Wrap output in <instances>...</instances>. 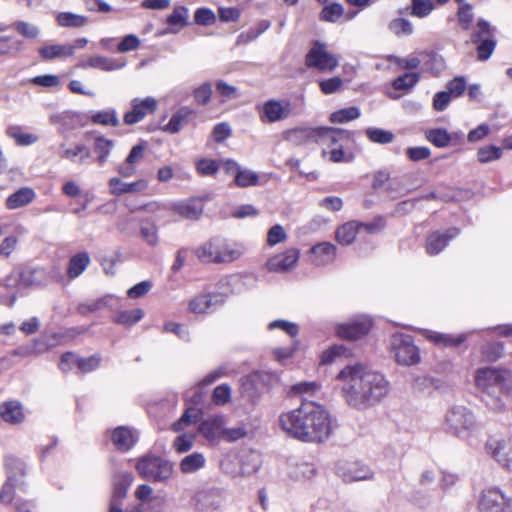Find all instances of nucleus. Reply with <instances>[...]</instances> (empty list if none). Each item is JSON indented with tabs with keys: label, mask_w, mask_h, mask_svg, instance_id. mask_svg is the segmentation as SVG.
<instances>
[{
	"label": "nucleus",
	"mask_w": 512,
	"mask_h": 512,
	"mask_svg": "<svg viewBox=\"0 0 512 512\" xmlns=\"http://www.w3.org/2000/svg\"><path fill=\"white\" fill-rule=\"evenodd\" d=\"M337 379L342 383L345 402L360 411L376 405L389 392V382L384 375L362 363L346 365Z\"/></svg>",
	"instance_id": "1"
},
{
	"label": "nucleus",
	"mask_w": 512,
	"mask_h": 512,
	"mask_svg": "<svg viewBox=\"0 0 512 512\" xmlns=\"http://www.w3.org/2000/svg\"><path fill=\"white\" fill-rule=\"evenodd\" d=\"M144 157V147L142 145H135L132 147L124 162L120 163L116 171L123 178L132 177L137 170V165Z\"/></svg>",
	"instance_id": "24"
},
{
	"label": "nucleus",
	"mask_w": 512,
	"mask_h": 512,
	"mask_svg": "<svg viewBox=\"0 0 512 512\" xmlns=\"http://www.w3.org/2000/svg\"><path fill=\"white\" fill-rule=\"evenodd\" d=\"M419 81V74L417 73H407L402 76L397 77L392 86L396 90H409L413 88Z\"/></svg>",
	"instance_id": "57"
},
{
	"label": "nucleus",
	"mask_w": 512,
	"mask_h": 512,
	"mask_svg": "<svg viewBox=\"0 0 512 512\" xmlns=\"http://www.w3.org/2000/svg\"><path fill=\"white\" fill-rule=\"evenodd\" d=\"M195 437L192 433H182L178 435L173 441V448L179 454H183L192 449Z\"/></svg>",
	"instance_id": "53"
},
{
	"label": "nucleus",
	"mask_w": 512,
	"mask_h": 512,
	"mask_svg": "<svg viewBox=\"0 0 512 512\" xmlns=\"http://www.w3.org/2000/svg\"><path fill=\"white\" fill-rule=\"evenodd\" d=\"M508 377L509 373L507 371L495 367L479 369L475 375V384L486 393L483 400L492 413L508 412L502 400L493 395L502 390V386Z\"/></svg>",
	"instance_id": "3"
},
{
	"label": "nucleus",
	"mask_w": 512,
	"mask_h": 512,
	"mask_svg": "<svg viewBox=\"0 0 512 512\" xmlns=\"http://www.w3.org/2000/svg\"><path fill=\"white\" fill-rule=\"evenodd\" d=\"M317 135V128L301 126L284 131L282 137L292 146L300 147L316 143Z\"/></svg>",
	"instance_id": "15"
},
{
	"label": "nucleus",
	"mask_w": 512,
	"mask_h": 512,
	"mask_svg": "<svg viewBox=\"0 0 512 512\" xmlns=\"http://www.w3.org/2000/svg\"><path fill=\"white\" fill-rule=\"evenodd\" d=\"M91 121L95 124L116 127L119 125L117 112L114 109L98 111L91 115Z\"/></svg>",
	"instance_id": "44"
},
{
	"label": "nucleus",
	"mask_w": 512,
	"mask_h": 512,
	"mask_svg": "<svg viewBox=\"0 0 512 512\" xmlns=\"http://www.w3.org/2000/svg\"><path fill=\"white\" fill-rule=\"evenodd\" d=\"M34 198V190L29 187H23L6 199V207L10 210H15L28 205L34 200Z\"/></svg>",
	"instance_id": "31"
},
{
	"label": "nucleus",
	"mask_w": 512,
	"mask_h": 512,
	"mask_svg": "<svg viewBox=\"0 0 512 512\" xmlns=\"http://www.w3.org/2000/svg\"><path fill=\"white\" fill-rule=\"evenodd\" d=\"M31 83L36 86L52 88L57 87L60 84V79L57 75L45 74L33 77L31 79Z\"/></svg>",
	"instance_id": "64"
},
{
	"label": "nucleus",
	"mask_w": 512,
	"mask_h": 512,
	"mask_svg": "<svg viewBox=\"0 0 512 512\" xmlns=\"http://www.w3.org/2000/svg\"><path fill=\"white\" fill-rule=\"evenodd\" d=\"M141 237L151 246L158 243V228L155 223L149 220H143L140 223Z\"/></svg>",
	"instance_id": "46"
},
{
	"label": "nucleus",
	"mask_w": 512,
	"mask_h": 512,
	"mask_svg": "<svg viewBox=\"0 0 512 512\" xmlns=\"http://www.w3.org/2000/svg\"><path fill=\"white\" fill-rule=\"evenodd\" d=\"M175 212L187 219H198L203 212V204L200 200H192L176 205Z\"/></svg>",
	"instance_id": "37"
},
{
	"label": "nucleus",
	"mask_w": 512,
	"mask_h": 512,
	"mask_svg": "<svg viewBox=\"0 0 512 512\" xmlns=\"http://www.w3.org/2000/svg\"><path fill=\"white\" fill-rule=\"evenodd\" d=\"M427 338L434 342L435 344L442 346H450V347H458L461 345L467 338L465 334H460L458 336H451L447 334L437 333V332H429L427 334Z\"/></svg>",
	"instance_id": "38"
},
{
	"label": "nucleus",
	"mask_w": 512,
	"mask_h": 512,
	"mask_svg": "<svg viewBox=\"0 0 512 512\" xmlns=\"http://www.w3.org/2000/svg\"><path fill=\"white\" fill-rule=\"evenodd\" d=\"M344 14V8L340 3H332L323 7L320 20L335 23Z\"/></svg>",
	"instance_id": "48"
},
{
	"label": "nucleus",
	"mask_w": 512,
	"mask_h": 512,
	"mask_svg": "<svg viewBox=\"0 0 512 512\" xmlns=\"http://www.w3.org/2000/svg\"><path fill=\"white\" fill-rule=\"evenodd\" d=\"M5 467L7 480L0 491V501L10 504L14 499V489L25 490L23 478L26 475V465L21 459L10 455L5 458Z\"/></svg>",
	"instance_id": "6"
},
{
	"label": "nucleus",
	"mask_w": 512,
	"mask_h": 512,
	"mask_svg": "<svg viewBox=\"0 0 512 512\" xmlns=\"http://www.w3.org/2000/svg\"><path fill=\"white\" fill-rule=\"evenodd\" d=\"M61 148V157L69 160L72 163L84 164L91 157V151L85 144L76 143L70 147H66L64 144H62Z\"/></svg>",
	"instance_id": "29"
},
{
	"label": "nucleus",
	"mask_w": 512,
	"mask_h": 512,
	"mask_svg": "<svg viewBox=\"0 0 512 512\" xmlns=\"http://www.w3.org/2000/svg\"><path fill=\"white\" fill-rule=\"evenodd\" d=\"M300 252L296 248H289L283 253L274 255L266 262V267L270 272L284 273L293 269L298 260Z\"/></svg>",
	"instance_id": "14"
},
{
	"label": "nucleus",
	"mask_w": 512,
	"mask_h": 512,
	"mask_svg": "<svg viewBox=\"0 0 512 512\" xmlns=\"http://www.w3.org/2000/svg\"><path fill=\"white\" fill-rule=\"evenodd\" d=\"M125 66L124 61H120L117 59L101 56V55H93L86 59H82L78 63V67L86 69V68H95L103 71H114L121 69Z\"/></svg>",
	"instance_id": "22"
},
{
	"label": "nucleus",
	"mask_w": 512,
	"mask_h": 512,
	"mask_svg": "<svg viewBox=\"0 0 512 512\" xmlns=\"http://www.w3.org/2000/svg\"><path fill=\"white\" fill-rule=\"evenodd\" d=\"M194 506L199 511H210L219 508L223 502L222 492L218 489L202 490L193 497Z\"/></svg>",
	"instance_id": "18"
},
{
	"label": "nucleus",
	"mask_w": 512,
	"mask_h": 512,
	"mask_svg": "<svg viewBox=\"0 0 512 512\" xmlns=\"http://www.w3.org/2000/svg\"><path fill=\"white\" fill-rule=\"evenodd\" d=\"M138 439V432L127 426H119L111 434L112 443L121 452L129 451L137 443Z\"/></svg>",
	"instance_id": "19"
},
{
	"label": "nucleus",
	"mask_w": 512,
	"mask_h": 512,
	"mask_svg": "<svg viewBox=\"0 0 512 512\" xmlns=\"http://www.w3.org/2000/svg\"><path fill=\"white\" fill-rule=\"evenodd\" d=\"M114 147V141L112 139H108L102 135L96 136L93 143V149L97 154L96 161L102 166L106 163L111 150Z\"/></svg>",
	"instance_id": "35"
},
{
	"label": "nucleus",
	"mask_w": 512,
	"mask_h": 512,
	"mask_svg": "<svg viewBox=\"0 0 512 512\" xmlns=\"http://www.w3.org/2000/svg\"><path fill=\"white\" fill-rule=\"evenodd\" d=\"M108 186L111 195L122 196L124 194L143 192L148 187V183L145 179H139L128 183L119 177H112L108 181Z\"/></svg>",
	"instance_id": "20"
},
{
	"label": "nucleus",
	"mask_w": 512,
	"mask_h": 512,
	"mask_svg": "<svg viewBox=\"0 0 512 512\" xmlns=\"http://www.w3.org/2000/svg\"><path fill=\"white\" fill-rule=\"evenodd\" d=\"M360 116V111L357 107H348L333 112L330 115L332 123H345L357 119Z\"/></svg>",
	"instance_id": "49"
},
{
	"label": "nucleus",
	"mask_w": 512,
	"mask_h": 512,
	"mask_svg": "<svg viewBox=\"0 0 512 512\" xmlns=\"http://www.w3.org/2000/svg\"><path fill=\"white\" fill-rule=\"evenodd\" d=\"M389 61L395 62L402 69L412 70L419 67L421 62L424 60L422 56L419 55H410L407 58H401L398 56L390 55L387 57Z\"/></svg>",
	"instance_id": "55"
},
{
	"label": "nucleus",
	"mask_w": 512,
	"mask_h": 512,
	"mask_svg": "<svg viewBox=\"0 0 512 512\" xmlns=\"http://www.w3.org/2000/svg\"><path fill=\"white\" fill-rule=\"evenodd\" d=\"M216 92L222 98V101L234 100L239 97L237 87L228 84L223 80L216 83Z\"/></svg>",
	"instance_id": "60"
},
{
	"label": "nucleus",
	"mask_w": 512,
	"mask_h": 512,
	"mask_svg": "<svg viewBox=\"0 0 512 512\" xmlns=\"http://www.w3.org/2000/svg\"><path fill=\"white\" fill-rule=\"evenodd\" d=\"M75 53V46L70 44H54L42 46L39 49V54L44 60H54L59 58L71 57Z\"/></svg>",
	"instance_id": "30"
},
{
	"label": "nucleus",
	"mask_w": 512,
	"mask_h": 512,
	"mask_svg": "<svg viewBox=\"0 0 512 512\" xmlns=\"http://www.w3.org/2000/svg\"><path fill=\"white\" fill-rule=\"evenodd\" d=\"M19 281L26 287L41 286L47 282V273L42 268H26L20 273Z\"/></svg>",
	"instance_id": "32"
},
{
	"label": "nucleus",
	"mask_w": 512,
	"mask_h": 512,
	"mask_svg": "<svg viewBox=\"0 0 512 512\" xmlns=\"http://www.w3.org/2000/svg\"><path fill=\"white\" fill-rule=\"evenodd\" d=\"M360 222L349 221L336 230V239L342 245L351 244L359 232Z\"/></svg>",
	"instance_id": "36"
},
{
	"label": "nucleus",
	"mask_w": 512,
	"mask_h": 512,
	"mask_svg": "<svg viewBox=\"0 0 512 512\" xmlns=\"http://www.w3.org/2000/svg\"><path fill=\"white\" fill-rule=\"evenodd\" d=\"M232 389L228 384H221L214 388L212 401L217 406H223L230 402Z\"/></svg>",
	"instance_id": "54"
},
{
	"label": "nucleus",
	"mask_w": 512,
	"mask_h": 512,
	"mask_svg": "<svg viewBox=\"0 0 512 512\" xmlns=\"http://www.w3.org/2000/svg\"><path fill=\"white\" fill-rule=\"evenodd\" d=\"M110 300H111L110 295H107V296H104V297H101V298H98L95 300H90V301L79 304L77 307V311L79 314L86 316L89 313H93V312L99 311L103 308L109 307Z\"/></svg>",
	"instance_id": "42"
},
{
	"label": "nucleus",
	"mask_w": 512,
	"mask_h": 512,
	"mask_svg": "<svg viewBox=\"0 0 512 512\" xmlns=\"http://www.w3.org/2000/svg\"><path fill=\"white\" fill-rule=\"evenodd\" d=\"M297 416H318L328 414L325 407L317 402L302 400L301 405L297 408Z\"/></svg>",
	"instance_id": "45"
},
{
	"label": "nucleus",
	"mask_w": 512,
	"mask_h": 512,
	"mask_svg": "<svg viewBox=\"0 0 512 512\" xmlns=\"http://www.w3.org/2000/svg\"><path fill=\"white\" fill-rule=\"evenodd\" d=\"M486 452L503 468H512V439L490 438L485 444Z\"/></svg>",
	"instance_id": "11"
},
{
	"label": "nucleus",
	"mask_w": 512,
	"mask_h": 512,
	"mask_svg": "<svg viewBox=\"0 0 512 512\" xmlns=\"http://www.w3.org/2000/svg\"><path fill=\"white\" fill-rule=\"evenodd\" d=\"M14 30L28 40H35L40 35L37 25L25 21L14 23Z\"/></svg>",
	"instance_id": "51"
},
{
	"label": "nucleus",
	"mask_w": 512,
	"mask_h": 512,
	"mask_svg": "<svg viewBox=\"0 0 512 512\" xmlns=\"http://www.w3.org/2000/svg\"><path fill=\"white\" fill-rule=\"evenodd\" d=\"M56 22L61 27L80 28L87 24L88 18L71 12H61L56 16Z\"/></svg>",
	"instance_id": "39"
},
{
	"label": "nucleus",
	"mask_w": 512,
	"mask_h": 512,
	"mask_svg": "<svg viewBox=\"0 0 512 512\" xmlns=\"http://www.w3.org/2000/svg\"><path fill=\"white\" fill-rule=\"evenodd\" d=\"M287 239V234L284 228L277 224L272 226L267 233V244L269 246H275L279 243L284 242Z\"/></svg>",
	"instance_id": "63"
},
{
	"label": "nucleus",
	"mask_w": 512,
	"mask_h": 512,
	"mask_svg": "<svg viewBox=\"0 0 512 512\" xmlns=\"http://www.w3.org/2000/svg\"><path fill=\"white\" fill-rule=\"evenodd\" d=\"M143 316L144 311L140 308H135L132 310L119 311L113 318V321L117 324L129 327L139 322Z\"/></svg>",
	"instance_id": "41"
},
{
	"label": "nucleus",
	"mask_w": 512,
	"mask_h": 512,
	"mask_svg": "<svg viewBox=\"0 0 512 512\" xmlns=\"http://www.w3.org/2000/svg\"><path fill=\"white\" fill-rule=\"evenodd\" d=\"M503 354V345L501 342L487 343L482 347V357L485 361L495 362Z\"/></svg>",
	"instance_id": "56"
},
{
	"label": "nucleus",
	"mask_w": 512,
	"mask_h": 512,
	"mask_svg": "<svg viewBox=\"0 0 512 512\" xmlns=\"http://www.w3.org/2000/svg\"><path fill=\"white\" fill-rule=\"evenodd\" d=\"M224 421L223 418H206L198 423L199 433L208 441L222 439Z\"/></svg>",
	"instance_id": "27"
},
{
	"label": "nucleus",
	"mask_w": 512,
	"mask_h": 512,
	"mask_svg": "<svg viewBox=\"0 0 512 512\" xmlns=\"http://www.w3.org/2000/svg\"><path fill=\"white\" fill-rule=\"evenodd\" d=\"M206 464L205 456L200 452H194L185 456L179 463V469L183 474H192L201 470Z\"/></svg>",
	"instance_id": "33"
},
{
	"label": "nucleus",
	"mask_w": 512,
	"mask_h": 512,
	"mask_svg": "<svg viewBox=\"0 0 512 512\" xmlns=\"http://www.w3.org/2000/svg\"><path fill=\"white\" fill-rule=\"evenodd\" d=\"M135 469L143 479L158 483H167L174 475L173 463L153 454L139 458Z\"/></svg>",
	"instance_id": "5"
},
{
	"label": "nucleus",
	"mask_w": 512,
	"mask_h": 512,
	"mask_svg": "<svg viewBox=\"0 0 512 512\" xmlns=\"http://www.w3.org/2000/svg\"><path fill=\"white\" fill-rule=\"evenodd\" d=\"M292 114L293 110L289 100H268L263 104L260 117L265 123H274L287 119Z\"/></svg>",
	"instance_id": "13"
},
{
	"label": "nucleus",
	"mask_w": 512,
	"mask_h": 512,
	"mask_svg": "<svg viewBox=\"0 0 512 512\" xmlns=\"http://www.w3.org/2000/svg\"><path fill=\"white\" fill-rule=\"evenodd\" d=\"M259 176L257 173L241 168L240 170H237L236 177H235V184L238 187L246 188L250 186H255L258 184Z\"/></svg>",
	"instance_id": "47"
},
{
	"label": "nucleus",
	"mask_w": 512,
	"mask_h": 512,
	"mask_svg": "<svg viewBox=\"0 0 512 512\" xmlns=\"http://www.w3.org/2000/svg\"><path fill=\"white\" fill-rule=\"evenodd\" d=\"M336 418H280L287 436L303 442H321L332 433Z\"/></svg>",
	"instance_id": "2"
},
{
	"label": "nucleus",
	"mask_w": 512,
	"mask_h": 512,
	"mask_svg": "<svg viewBox=\"0 0 512 512\" xmlns=\"http://www.w3.org/2000/svg\"><path fill=\"white\" fill-rule=\"evenodd\" d=\"M243 252L241 244L214 237L197 247L195 255L202 263L226 264L238 260Z\"/></svg>",
	"instance_id": "4"
},
{
	"label": "nucleus",
	"mask_w": 512,
	"mask_h": 512,
	"mask_svg": "<svg viewBox=\"0 0 512 512\" xmlns=\"http://www.w3.org/2000/svg\"><path fill=\"white\" fill-rule=\"evenodd\" d=\"M317 132L316 143H320L330 149L338 147L339 144H343V142H347L350 139V132L340 128L319 127Z\"/></svg>",
	"instance_id": "16"
},
{
	"label": "nucleus",
	"mask_w": 512,
	"mask_h": 512,
	"mask_svg": "<svg viewBox=\"0 0 512 512\" xmlns=\"http://www.w3.org/2000/svg\"><path fill=\"white\" fill-rule=\"evenodd\" d=\"M308 68L321 72H332L339 64L338 58L326 50V45L316 41L305 57Z\"/></svg>",
	"instance_id": "8"
},
{
	"label": "nucleus",
	"mask_w": 512,
	"mask_h": 512,
	"mask_svg": "<svg viewBox=\"0 0 512 512\" xmlns=\"http://www.w3.org/2000/svg\"><path fill=\"white\" fill-rule=\"evenodd\" d=\"M90 256L87 252H80L71 257L68 263L67 274L70 279L80 276L90 264Z\"/></svg>",
	"instance_id": "34"
},
{
	"label": "nucleus",
	"mask_w": 512,
	"mask_h": 512,
	"mask_svg": "<svg viewBox=\"0 0 512 512\" xmlns=\"http://www.w3.org/2000/svg\"><path fill=\"white\" fill-rule=\"evenodd\" d=\"M477 428L474 418H446V431L462 439L470 437Z\"/></svg>",
	"instance_id": "21"
},
{
	"label": "nucleus",
	"mask_w": 512,
	"mask_h": 512,
	"mask_svg": "<svg viewBox=\"0 0 512 512\" xmlns=\"http://www.w3.org/2000/svg\"><path fill=\"white\" fill-rule=\"evenodd\" d=\"M472 42L477 43V58L480 61L489 59L495 49L493 32L490 24L485 20H479L476 31L473 33Z\"/></svg>",
	"instance_id": "10"
},
{
	"label": "nucleus",
	"mask_w": 512,
	"mask_h": 512,
	"mask_svg": "<svg viewBox=\"0 0 512 512\" xmlns=\"http://www.w3.org/2000/svg\"><path fill=\"white\" fill-rule=\"evenodd\" d=\"M133 481L131 473L123 472L117 475V480L114 483L113 495L110 503L109 512H123L122 508L117 503L118 500L125 498L127 490Z\"/></svg>",
	"instance_id": "23"
},
{
	"label": "nucleus",
	"mask_w": 512,
	"mask_h": 512,
	"mask_svg": "<svg viewBox=\"0 0 512 512\" xmlns=\"http://www.w3.org/2000/svg\"><path fill=\"white\" fill-rule=\"evenodd\" d=\"M371 327V323L368 319H362L346 324L339 325L337 333L339 337L347 340H357L365 336Z\"/></svg>",
	"instance_id": "25"
},
{
	"label": "nucleus",
	"mask_w": 512,
	"mask_h": 512,
	"mask_svg": "<svg viewBox=\"0 0 512 512\" xmlns=\"http://www.w3.org/2000/svg\"><path fill=\"white\" fill-rule=\"evenodd\" d=\"M434 9L431 0H412V14L419 18L426 17Z\"/></svg>",
	"instance_id": "62"
},
{
	"label": "nucleus",
	"mask_w": 512,
	"mask_h": 512,
	"mask_svg": "<svg viewBox=\"0 0 512 512\" xmlns=\"http://www.w3.org/2000/svg\"><path fill=\"white\" fill-rule=\"evenodd\" d=\"M7 135L13 138L18 145L28 146L38 141V136L33 133H24L19 126H10L6 131Z\"/></svg>",
	"instance_id": "43"
},
{
	"label": "nucleus",
	"mask_w": 512,
	"mask_h": 512,
	"mask_svg": "<svg viewBox=\"0 0 512 512\" xmlns=\"http://www.w3.org/2000/svg\"><path fill=\"white\" fill-rule=\"evenodd\" d=\"M337 472L346 483L374 478V472L370 467L358 462L348 464L346 467H338Z\"/></svg>",
	"instance_id": "17"
},
{
	"label": "nucleus",
	"mask_w": 512,
	"mask_h": 512,
	"mask_svg": "<svg viewBox=\"0 0 512 512\" xmlns=\"http://www.w3.org/2000/svg\"><path fill=\"white\" fill-rule=\"evenodd\" d=\"M480 512H512V498L498 488L483 491L479 501Z\"/></svg>",
	"instance_id": "9"
},
{
	"label": "nucleus",
	"mask_w": 512,
	"mask_h": 512,
	"mask_svg": "<svg viewBox=\"0 0 512 512\" xmlns=\"http://www.w3.org/2000/svg\"><path fill=\"white\" fill-rule=\"evenodd\" d=\"M502 149L494 145L481 147L477 151V159L480 163H489L502 157Z\"/></svg>",
	"instance_id": "50"
},
{
	"label": "nucleus",
	"mask_w": 512,
	"mask_h": 512,
	"mask_svg": "<svg viewBox=\"0 0 512 512\" xmlns=\"http://www.w3.org/2000/svg\"><path fill=\"white\" fill-rule=\"evenodd\" d=\"M156 108L157 100L153 97L134 98L131 101V110L124 114L123 121L127 125L136 124L147 115L154 113Z\"/></svg>",
	"instance_id": "12"
},
{
	"label": "nucleus",
	"mask_w": 512,
	"mask_h": 512,
	"mask_svg": "<svg viewBox=\"0 0 512 512\" xmlns=\"http://www.w3.org/2000/svg\"><path fill=\"white\" fill-rule=\"evenodd\" d=\"M425 138L438 148L447 147L452 141V136L443 128L426 130Z\"/></svg>",
	"instance_id": "40"
},
{
	"label": "nucleus",
	"mask_w": 512,
	"mask_h": 512,
	"mask_svg": "<svg viewBox=\"0 0 512 512\" xmlns=\"http://www.w3.org/2000/svg\"><path fill=\"white\" fill-rule=\"evenodd\" d=\"M337 248L329 242H322L311 248L312 262L317 266L327 265L336 258Z\"/></svg>",
	"instance_id": "28"
},
{
	"label": "nucleus",
	"mask_w": 512,
	"mask_h": 512,
	"mask_svg": "<svg viewBox=\"0 0 512 512\" xmlns=\"http://www.w3.org/2000/svg\"><path fill=\"white\" fill-rule=\"evenodd\" d=\"M420 56L426 60L425 66L433 74H438L444 69V60L434 52L423 51Z\"/></svg>",
	"instance_id": "52"
},
{
	"label": "nucleus",
	"mask_w": 512,
	"mask_h": 512,
	"mask_svg": "<svg viewBox=\"0 0 512 512\" xmlns=\"http://www.w3.org/2000/svg\"><path fill=\"white\" fill-rule=\"evenodd\" d=\"M390 31L396 36L410 35L413 33L412 24L404 18H396L388 25Z\"/></svg>",
	"instance_id": "58"
},
{
	"label": "nucleus",
	"mask_w": 512,
	"mask_h": 512,
	"mask_svg": "<svg viewBox=\"0 0 512 512\" xmlns=\"http://www.w3.org/2000/svg\"><path fill=\"white\" fill-rule=\"evenodd\" d=\"M390 347L398 364L411 366L420 362L419 349L414 345L410 335L402 333L392 335Z\"/></svg>",
	"instance_id": "7"
},
{
	"label": "nucleus",
	"mask_w": 512,
	"mask_h": 512,
	"mask_svg": "<svg viewBox=\"0 0 512 512\" xmlns=\"http://www.w3.org/2000/svg\"><path fill=\"white\" fill-rule=\"evenodd\" d=\"M189 114L190 112L187 110L178 111L170 118L164 130L170 133H177L182 128V125L186 121Z\"/></svg>",
	"instance_id": "61"
},
{
	"label": "nucleus",
	"mask_w": 512,
	"mask_h": 512,
	"mask_svg": "<svg viewBox=\"0 0 512 512\" xmlns=\"http://www.w3.org/2000/svg\"><path fill=\"white\" fill-rule=\"evenodd\" d=\"M459 230L450 228L445 233L434 232L430 234L426 240V251L429 255H436L442 251L448 244L449 240L457 236Z\"/></svg>",
	"instance_id": "26"
},
{
	"label": "nucleus",
	"mask_w": 512,
	"mask_h": 512,
	"mask_svg": "<svg viewBox=\"0 0 512 512\" xmlns=\"http://www.w3.org/2000/svg\"><path fill=\"white\" fill-rule=\"evenodd\" d=\"M366 135L370 141L379 144H387L392 142L394 139L392 132L379 128H368L366 130Z\"/></svg>",
	"instance_id": "59"
}]
</instances>
